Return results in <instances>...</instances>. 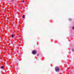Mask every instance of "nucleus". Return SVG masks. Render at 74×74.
Wrapping results in <instances>:
<instances>
[{"mask_svg": "<svg viewBox=\"0 0 74 74\" xmlns=\"http://www.w3.org/2000/svg\"><path fill=\"white\" fill-rule=\"evenodd\" d=\"M55 70L57 72H58L59 71V68L58 66H57L55 68Z\"/></svg>", "mask_w": 74, "mask_h": 74, "instance_id": "f257e3e1", "label": "nucleus"}, {"mask_svg": "<svg viewBox=\"0 0 74 74\" xmlns=\"http://www.w3.org/2000/svg\"><path fill=\"white\" fill-rule=\"evenodd\" d=\"M32 54H33V55H35V54L36 53V51L35 50L33 51L32 52Z\"/></svg>", "mask_w": 74, "mask_h": 74, "instance_id": "f03ea898", "label": "nucleus"}, {"mask_svg": "<svg viewBox=\"0 0 74 74\" xmlns=\"http://www.w3.org/2000/svg\"><path fill=\"white\" fill-rule=\"evenodd\" d=\"M4 68V66H1V69H3Z\"/></svg>", "mask_w": 74, "mask_h": 74, "instance_id": "7ed1b4c3", "label": "nucleus"}, {"mask_svg": "<svg viewBox=\"0 0 74 74\" xmlns=\"http://www.w3.org/2000/svg\"><path fill=\"white\" fill-rule=\"evenodd\" d=\"M14 35L13 34H12V35H11V37L12 38H14Z\"/></svg>", "mask_w": 74, "mask_h": 74, "instance_id": "20e7f679", "label": "nucleus"}, {"mask_svg": "<svg viewBox=\"0 0 74 74\" xmlns=\"http://www.w3.org/2000/svg\"><path fill=\"white\" fill-rule=\"evenodd\" d=\"M23 18H25V15H23Z\"/></svg>", "mask_w": 74, "mask_h": 74, "instance_id": "39448f33", "label": "nucleus"}, {"mask_svg": "<svg viewBox=\"0 0 74 74\" xmlns=\"http://www.w3.org/2000/svg\"><path fill=\"white\" fill-rule=\"evenodd\" d=\"M72 51L73 52H74V49H72Z\"/></svg>", "mask_w": 74, "mask_h": 74, "instance_id": "423d86ee", "label": "nucleus"}, {"mask_svg": "<svg viewBox=\"0 0 74 74\" xmlns=\"http://www.w3.org/2000/svg\"><path fill=\"white\" fill-rule=\"evenodd\" d=\"M72 29H74V27H72Z\"/></svg>", "mask_w": 74, "mask_h": 74, "instance_id": "0eeeda50", "label": "nucleus"}, {"mask_svg": "<svg viewBox=\"0 0 74 74\" xmlns=\"http://www.w3.org/2000/svg\"><path fill=\"white\" fill-rule=\"evenodd\" d=\"M70 21H71V19H69Z\"/></svg>", "mask_w": 74, "mask_h": 74, "instance_id": "6e6552de", "label": "nucleus"}, {"mask_svg": "<svg viewBox=\"0 0 74 74\" xmlns=\"http://www.w3.org/2000/svg\"><path fill=\"white\" fill-rule=\"evenodd\" d=\"M38 55H39V54H38L37 55V56H38Z\"/></svg>", "mask_w": 74, "mask_h": 74, "instance_id": "1a4fd4ad", "label": "nucleus"}, {"mask_svg": "<svg viewBox=\"0 0 74 74\" xmlns=\"http://www.w3.org/2000/svg\"><path fill=\"white\" fill-rule=\"evenodd\" d=\"M22 2H24V1H22Z\"/></svg>", "mask_w": 74, "mask_h": 74, "instance_id": "9d476101", "label": "nucleus"}, {"mask_svg": "<svg viewBox=\"0 0 74 74\" xmlns=\"http://www.w3.org/2000/svg\"><path fill=\"white\" fill-rule=\"evenodd\" d=\"M12 0V1H13V0Z\"/></svg>", "mask_w": 74, "mask_h": 74, "instance_id": "9b49d317", "label": "nucleus"}]
</instances>
